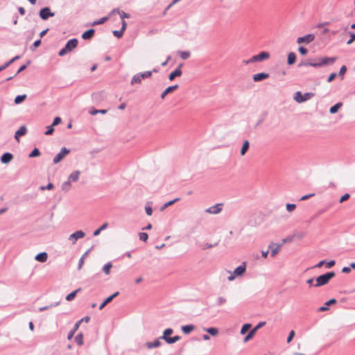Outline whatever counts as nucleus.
I'll return each mask as SVG.
<instances>
[{
    "label": "nucleus",
    "mask_w": 355,
    "mask_h": 355,
    "mask_svg": "<svg viewBox=\"0 0 355 355\" xmlns=\"http://www.w3.org/2000/svg\"><path fill=\"white\" fill-rule=\"evenodd\" d=\"M31 63V61L30 60H27L26 64H22L21 66L19 67V68L18 69V70L17 71V72L15 73L14 76H17L19 73L24 71Z\"/></svg>",
    "instance_id": "42"
},
{
    "label": "nucleus",
    "mask_w": 355,
    "mask_h": 355,
    "mask_svg": "<svg viewBox=\"0 0 355 355\" xmlns=\"http://www.w3.org/2000/svg\"><path fill=\"white\" fill-rule=\"evenodd\" d=\"M266 324V322H259L251 331L255 334L258 329L265 326Z\"/></svg>",
    "instance_id": "48"
},
{
    "label": "nucleus",
    "mask_w": 355,
    "mask_h": 355,
    "mask_svg": "<svg viewBox=\"0 0 355 355\" xmlns=\"http://www.w3.org/2000/svg\"><path fill=\"white\" fill-rule=\"evenodd\" d=\"M308 66H311L312 67V59H311V58L307 59V60H306L304 61H302L297 65L298 67H308Z\"/></svg>",
    "instance_id": "44"
},
{
    "label": "nucleus",
    "mask_w": 355,
    "mask_h": 355,
    "mask_svg": "<svg viewBox=\"0 0 355 355\" xmlns=\"http://www.w3.org/2000/svg\"><path fill=\"white\" fill-rule=\"evenodd\" d=\"M250 148V142L248 140H245L243 143L241 149V155H244L246 152Z\"/></svg>",
    "instance_id": "31"
},
{
    "label": "nucleus",
    "mask_w": 355,
    "mask_h": 355,
    "mask_svg": "<svg viewBox=\"0 0 355 355\" xmlns=\"http://www.w3.org/2000/svg\"><path fill=\"white\" fill-rule=\"evenodd\" d=\"M336 303V300L334 298H331L329 300L327 301L324 304L318 309V312H324L329 310V306L334 304Z\"/></svg>",
    "instance_id": "14"
},
{
    "label": "nucleus",
    "mask_w": 355,
    "mask_h": 355,
    "mask_svg": "<svg viewBox=\"0 0 355 355\" xmlns=\"http://www.w3.org/2000/svg\"><path fill=\"white\" fill-rule=\"evenodd\" d=\"M39 16L42 20H47L49 17L55 16V13L51 12L49 7H44L40 9Z\"/></svg>",
    "instance_id": "6"
},
{
    "label": "nucleus",
    "mask_w": 355,
    "mask_h": 355,
    "mask_svg": "<svg viewBox=\"0 0 355 355\" xmlns=\"http://www.w3.org/2000/svg\"><path fill=\"white\" fill-rule=\"evenodd\" d=\"M315 96L313 92H306L302 94L300 91H297L295 93L293 99L298 103H304Z\"/></svg>",
    "instance_id": "3"
},
{
    "label": "nucleus",
    "mask_w": 355,
    "mask_h": 355,
    "mask_svg": "<svg viewBox=\"0 0 355 355\" xmlns=\"http://www.w3.org/2000/svg\"><path fill=\"white\" fill-rule=\"evenodd\" d=\"M13 159V155L9 152L4 153L0 157V161L2 164H8Z\"/></svg>",
    "instance_id": "15"
},
{
    "label": "nucleus",
    "mask_w": 355,
    "mask_h": 355,
    "mask_svg": "<svg viewBox=\"0 0 355 355\" xmlns=\"http://www.w3.org/2000/svg\"><path fill=\"white\" fill-rule=\"evenodd\" d=\"M312 67L319 68L322 67L321 61L319 58L312 59Z\"/></svg>",
    "instance_id": "46"
},
{
    "label": "nucleus",
    "mask_w": 355,
    "mask_h": 355,
    "mask_svg": "<svg viewBox=\"0 0 355 355\" xmlns=\"http://www.w3.org/2000/svg\"><path fill=\"white\" fill-rule=\"evenodd\" d=\"M85 236V234L83 231L82 230H78V231H76L75 232L72 233L69 237V241H72L73 243H75L76 241L79 239H82L83 238L84 236Z\"/></svg>",
    "instance_id": "10"
},
{
    "label": "nucleus",
    "mask_w": 355,
    "mask_h": 355,
    "mask_svg": "<svg viewBox=\"0 0 355 355\" xmlns=\"http://www.w3.org/2000/svg\"><path fill=\"white\" fill-rule=\"evenodd\" d=\"M109 19V17L106 16V17H101L98 20H96L94 21L92 24V26H96V25H100V24H104L105 21H107Z\"/></svg>",
    "instance_id": "40"
},
{
    "label": "nucleus",
    "mask_w": 355,
    "mask_h": 355,
    "mask_svg": "<svg viewBox=\"0 0 355 355\" xmlns=\"http://www.w3.org/2000/svg\"><path fill=\"white\" fill-rule=\"evenodd\" d=\"M59 304H60V302H55V303H51L49 305L40 307L39 309V311L40 312H42L44 311L48 310V309H51L52 307H55V306H58Z\"/></svg>",
    "instance_id": "38"
},
{
    "label": "nucleus",
    "mask_w": 355,
    "mask_h": 355,
    "mask_svg": "<svg viewBox=\"0 0 355 355\" xmlns=\"http://www.w3.org/2000/svg\"><path fill=\"white\" fill-rule=\"evenodd\" d=\"M112 302V298H110V297L108 296L107 297H106L103 302L100 304L99 306V309L100 310H102L107 304H109L110 302Z\"/></svg>",
    "instance_id": "49"
},
{
    "label": "nucleus",
    "mask_w": 355,
    "mask_h": 355,
    "mask_svg": "<svg viewBox=\"0 0 355 355\" xmlns=\"http://www.w3.org/2000/svg\"><path fill=\"white\" fill-rule=\"evenodd\" d=\"M183 64H180L178 67L172 72H171L168 75V79L169 80L172 81L176 77H179L182 75V71L181 68L182 67Z\"/></svg>",
    "instance_id": "9"
},
{
    "label": "nucleus",
    "mask_w": 355,
    "mask_h": 355,
    "mask_svg": "<svg viewBox=\"0 0 355 355\" xmlns=\"http://www.w3.org/2000/svg\"><path fill=\"white\" fill-rule=\"evenodd\" d=\"M94 33L95 30L94 28H89L83 33L81 37L85 40H89L94 37Z\"/></svg>",
    "instance_id": "19"
},
{
    "label": "nucleus",
    "mask_w": 355,
    "mask_h": 355,
    "mask_svg": "<svg viewBox=\"0 0 355 355\" xmlns=\"http://www.w3.org/2000/svg\"><path fill=\"white\" fill-rule=\"evenodd\" d=\"M179 87V85H171V86H169L167 88H166L163 92L160 95V97L162 99H164V98L166 97V96L169 94V93H171L173 92H174L175 90H176Z\"/></svg>",
    "instance_id": "18"
},
{
    "label": "nucleus",
    "mask_w": 355,
    "mask_h": 355,
    "mask_svg": "<svg viewBox=\"0 0 355 355\" xmlns=\"http://www.w3.org/2000/svg\"><path fill=\"white\" fill-rule=\"evenodd\" d=\"M268 248L270 250L271 257H275L279 251L281 245L272 243Z\"/></svg>",
    "instance_id": "20"
},
{
    "label": "nucleus",
    "mask_w": 355,
    "mask_h": 355,
    "mask_svg": "<svg viewBox=\"0 0 355 355\" xmlns=\"http://www.w3.org/2000/svg\"><path fill=\"white\" fill-rule=\"evenodd\" d=\"M226 299L223 297H218L217 299L216 304L220 306L226 302Z\"/></svg>",
    "instance_id": "63"
},
{
    "label": "nucleus",
    "mask_w": 355,
    "mask_h": 355,
    "mask_svg": "<svg viewBox=\"0 0 355 355\" xmlns=\"http://www.w3.org/2000/svg\"><path fill=\"white\" fill-rule=\"evenodd\" d=\"M297 55L294 52H290L287 57V64L288 65L293 64L296 61Z\"/></svg>",
    "instance_id": "28"
},
{
    "label": "nucleus",
    "mask_w": 355,
    "mask_h": 355,
    "mask_svg": "<svg viewBox=\"0 0 355 355\" xmlns=\"http://www.w3.org/2000/svg\"><path fill=\"white\" fill-rule=\"evenodd\" d=\"M70 153V150L66 147H62L60 151L54 157L53 159V164H56L61 162L64 157Z\"/></svg>",
    "instance_id": "5"
},
{
    "label": "nucleus",
    "mask_w": 355,
    "mask_h": 355,
    "mask_svg": "<svg viewBox=\"0 0 355 355\" xmlns=\"http://www.w3.org/2000/svg\"><path fill=\"white\" fill-rule=\"evenodd\" d=\"M79 327H80V322H76L75 323L73 329H71V331L68 333V335H67L68 340H71L73 337L76 331L78 329Z\"/></svg>",
    "instance_id": "27"
},
{
    "label": "nucleus",
    "mask_w": 355,
    "mask_h": 355,
    "mask_svg": "<svg viewBox=\"0 0 355 355\" xmlns=\"http://www.w3.org/2000/svg\"><path fill=\"white\" fill-rule=\"evenodd\" d=\"M112 268V263L111 261L107 262L106 264H105L102 268L103 272L105 275H110V269Z\"/></svg>",
    "instance_id": "35"
},
{
    "label": "nucleus",
    "mask_w": 355,
    "mask_h": 355,
    "mask_svg": "<svg viewBox=\"0 0 355 355\" xmlns=\"http://www.w3.org/2000/svg\"><path fill=\"white\" fill-rule=\"evenodd\" d=\"M41 39L36 40L31 46V50L35 51L41 44Z\"/></svg>",
    "instance_id": "50"
},
{
    "label": "nucleus",
    "mask_w": 355,
    "mask_h": 355,
    "mask_svg": "<svg viewBox=\"0 0 355 355\" xmlns=\"http://www.w3.org/2000/svg\"><path fill=\"white\" fill-rule=\"evenodd\" d=\"M153 71H144L135 74L132 80L131 84L141 83L142 79L148 78L152 76Z\"/></svg>",
    "instance_id": "4"
},
{
    "label": "nucleus",
    "mask_w": 355,
    "mask_h": 355,
    "mask_svg": "<svg viewBox=\"0 0 355 355\" xmlns=\"http://www.w3.org/2000/svg\"><path fill=\"white\" fill-rule=\"evenodd\" d=\"M295 331L293 330H291L290 332H289V334L287 337V340H286V342L288 343H289L293 339V337L295 336Z\"/></svg>",
    "instance_id": "64"
},
{
    "label": "nucleus",
    "mask_w": 355,
    "mask_h": 355,
    "mask_svg": "<svg viewBox=\"0 0 355 355\" xmlns=\"http://www.w3.org/2000/svg\"><path fill=\"white\" fill-rule=\"evenodd\" d=\"M108 226L107 223H103L100 227L94 231L93 235L94 236H98L103 230H105Z\"/></svg>",
    "instance_id": "33"
},
{
    "label": "nucleus",
    "mask_w": 355,
    "mask_h": 355,
    "mask_svg": "<svg viewBox=\"0 0 355 355\" xmlns=\"http://www.w3.org/2000/svg\"><path fill=\"white\" fill-rule=\"evenodd\" d=\"M54 187V185L53 183L51 182H49L48 184L46 186H41L40 187V189L41 191H44V190H51Z\"/></svg>",
    "instance_id": "55"
},
{
    "label": "nucleus",
    "mask_w": 355,
    "mask_h": 355,
    "mask_svg": "<svg viewBox=\"0 0 355 355\" xmlns=\"http://www.w3.org/2000/svg\"><path fill=\"white\" fill-rule=\"evenodd\" d=\"M75 342L79 346L83 345V334L82 333H79L78 334L76 335V336L75 337Z\"/></svg>",
    "instance_id": "39"
},
{
    "label": "nucleus",
    "mask_w": 355,
    "mask_h": 355,
    "mask_svg": "<svg viewBox=\"0 0 355 355\" xmlns=\"http://www.w3.org/2000/svg\"><path fill=\"white\" fill-rule=\"evenodd\" d=\"M48 259V254L46 252H42L36 254L35 259L39 262L44 263Z\"/></svg>",
    "instance_id": "22"
},
{
    "label": "nucleus",
    "mask_w": 355,
    "mask_h": 355,
    "mask_svg": "<svg viewBox=\"0 0 355 355\" xmlns=\"http://www.w3.org/2000/svg\"><path fill=\"white\" fill-rule=\"evenodd\" d=\"M180 54L181 58L183 59V60L188 59L190 57V55H191L190 52L188 51H180Z\"/></svg>",
    "instance_id": "51"
},
{
    "label": "nucleus",
    "mask_w": 355,
    "mask_h": 355,
    "mask_svg": "<svg viewBox=\"0 0 355 355\" xmlns=\"http://www.w3.org/2000/svg\"><path fill=\"white\" fill-rule=\"evenodd\" d=\"M325 265L326 268H332L333 266H335L336 264V261L335 260H330L329 261H326V260H322L320 261H319L315 266V267L316 268H320L321 267L322 265Z\"/></svg>",
    "instance_id": "17"
},
{
    "label": "nucleus",
    "mask_w": 355,
    "mask_h": 355,
    "mask_svg": "<svg viewBox=\"0 0 355 355\" xmlns=\"http://www.w3.org/2000/svg\"><path fill=\"white\" fill-rule=\"evenodd\" d=\"M286 210L288 212H292L293 211H294L295 209L296 205L293 204V203H287L286 205Z\"/></svg>",
    "instance_id": "54"
},
{
    "label": "nucleus",
    "mask_w": 355,
    "mask_h": 355,
    "mask_svg": "<svg viewBox=\"0 0 355 355\" xmlns=\"http://www.w3.org/2000/svg\"><path fill=\"white\" fill-rule=\"evenodd\" d=\"M27 98L26 94L17 95L14 100L16 105L21 103Z\"/></svg>",
    "instance_id": "36"
},
{
    "label": "nucleus",
    "mask_w": 355,
    "mask_h": 355,
    "mask_svg": "<svg viewBox=\"0 0 355 355\" xmlns=\"http://www.w3.org/2000/svg\"><path fill=\"white\" fill-rule=\"evenodd\" d=\"M315 38V36L313 33H309L306 35H304L302 37H299L297 39V44H308L313 42Z\"/></svg>",
    "instance_id": "7"
},
{
    "label": "nucleus",
    "mask_w": 355,
    "mask_h": 355,
    "mask_svg": "<svg viewBox=\"0 0 355 355\" xmlns=\"http://www.w3.org/2000/svg\"><path fill=\"white\" fill-rule=\"evenodd\" d=\"M159 339H160V338H157L153 342H147L146 344V347L148 349H153V348H155V347H159L162 345V343L159 341Z\"/></svg>",
    "instance_id": "26"
},
{
    "label": "nucleus",
    "mask_w": 355,
    "mask_h": 355,
    "mask_svg": "<svg viewBox=\"0 0 355 355\" xmlns=\"http://www.w3.org/2000/svg\"><path fill=\"white\" fill-rule=\"evenodd\" d=\"M27 133V128L25 125H21L15 133V139L16 141H19V138L24 136Z\"/></svg>",
    "instance_id": "13"
},
{
    "label": "nucleus",
    "mask_w": 355,
    "mask_h": 355,
    "mask_svg": "<svg viewBox=\"0 0 355 355\" xmlns=\"http://www.w3.org/2000/svg\"><path fill=\"white\" fill-rule=\"evenodd\" d=\"M319 58L322 66L332 64L337 60L336 57H320Z\"/></svg>",
    "instance_id": "16"
},
{
    "label": "nucleus",
    "mask_w": 355,
    "mask_h": 355,
    "mask_svg": "<svg viewBox=\"0 0 355 355\" xmlns=\"http://www.w3.org/2000/svg\"><path fill=\"white\" fill-rule=\"evenodd\" d=\"M80 291H81V288H79L71 292L66 296V297H65L66 300L67 301H72L76 297L77 293H79Z\"/></svg>",
    "instance_id": "30"
},
{
    "label": "nucleus",
    "mask_w": 355,
    "mask_h": 355,
    "mask_svg": "<svg viewBox=\"0 0 355 355\" xmlns=\"http://www.w3.org/2000/svg\"><path fill=\"white\" fill-rule=\"evenodd\" d=\"M21 58V55H17L6 62L4 64L0 66V72L8 67L11 64H12L15 61L18 60Z\"/></svg>",
    "instance_id": "21"
},
{
    "label": "nucleus",
    "mask_w": 355,
    "mask_h": 355,
    "mask_svg": "<svg viewBox=\"0 0 355 355\" xmlns=\"http://www.w3.org/2000/svg\"><path fill=\"white\" fill-rule=\"evenodd\" d=\"M54 126L53 125H50L46 127V130L44 132L46 135H51L54 132Z\"/></svg>",
    "instance_id": "53"
},
{
    "label": "nucleus",
    "mask_w": 355,
    "mask_h": 355,
    "mask_svg": "<svg viewBox=\"0 0 355 355\" xmlns=\"http://www.w3.org/2000/svg\"><path fill=\"white\" fill-rule=\"evenodd\" d=\"M180 338H181V337L180 336H174L173 337H170L169 338L167 339L166 343L173 344V343H176L177 341H178Z\"/></svg>",
    "instance_id": "47"
},
{
    "label": "nucleus",
    "mask_w": 355,
    "mask_h": 355,
    "mask_svg": "<svg viewBox=\"0 0 355 355\" xmlns=\"http://www.w3.org/2000/svg\"><path fill=\"white\" fill-rule=\"evenodd\" d=\"M270 74L266 72H261L256 74H254L252 76V79L254 82H261L265 79L269 78Z\"/></svg>",
    "instance_id": "12"
},
{
    "label": "nucleus",
    "mask_w": 355,
    "mask_h": 355,
    "mask_svg": "<svg viewBox=\"0 0 355 355\" xmlns=\"http://www.w3.org/2000/svg\"><path fill=\"white\" fill-rule=\"evenodd\" d=\"M336 275L335 272L329 271L316 277L315 287H320L327 284L329 281Z\"/></svg>",
    "instance_id": "2"
},
{
    "label": "nucleus",
    "mask_w": 355,
    "mask_h": 355,
    "mask_svg": "<svg viewBox=\"0 0 355 355\" xmlns=\"http://www.w3.org/2000/svg\"><path fill=\"white\" fill-rule=\"evenodd\" d=\"M254 336V334L250 330L248 334L245 336L243 340L244 342L248 341L250 339L252 338V337Z\"/></svg>",
    "instance_id": "61"
},
{
    "label": "nucleus",
    "mask_w": 355,
    "mask_h": 355,
    "mask_svg": "<svg viewBox=\"0 0 355 355\" xmlns=\"http://www.w3.org/2000/svg\"><path fill=\"white\" fill-rule=\"evenodd\" d=\"M118 13L119 14L120 17L121 18L122 20H124L125 18H129L130 17V14L126 13L123 10H118Z\"/></svg>",
    "instance_id": "58"
},
{
    "label": "nucleus",
    "mask_w": 355,
    "mask_h": 355,
    "mask_svg": "<svg viewBox=\"0 0 355 355\" xmlns=\"http://www.w3.org/2000/svg\"><path fill=\"white\" fill-rule=\"evenodd\" d=\"M223 206V203H217L205 209V212L211 214H217L222 211Z\"/></svg>",
    "instance_id": "8"
},
{
    "label": "nucleus",
    "mask_w": 355,
    "mask_h": 355,
    "mask_svg": "<svg viewBox=\"0 0 355 355\" xmlns=\"http://www.w3.org/2000/svg\"><path fill=\"white\" fill-rule=\"evenodd\" d=\"M346 71L347 67L345 65H343L339 70L338 76L343 77Z\"/></svg>",
    "instance_id": "62"
},
{
    "label": "nucleus",
    "mask_w": 355,
    "mask_h": 355,
    "mask_svg": "<svg viewBox=\"0 0 355 355\" xmlns=\"http://www.w3.org/2000/svg\"><path fill=\"white\" fill-rule=\"evenodd\" d=\"M139 236V239L144 242H146L148 239V234L146 232H140Z\"/></svg>",
    "instance_id": "52"
},
{
    "label": "nucleus",
    "mask_w": 355,
    "mask_h": 355,
    "mask_svg": "<svg viewBox=\"0 0 355 355\" xmlns=\"http://www.w3.org/2000/svg\"><path fill=\"white\" fill-rule=\"evenodd\" d=\"M112 33H113V35H114L116 37H117V38H121V37L123 36V35L124 32H123L121 29H120V30H119V31H117V30L113 31H112Z\"/></svg>",
    "instance_id": "57"
},
{
    "label": "nucleus",
    "mask_w": 355,
    "mask_h": 355,
    "mask_svg": "<svg viewBox=\"0 0 355 355\" xmlns=\"http://www.w3.org/2000/svg\"><path fill=\"white\" fill-rule=\"evenodd\" d=\"M107 112V110H105V109H101V110H96V109H92L89 111V113L91 114V115H96L97 114H105Z\"/></svg>",
    "instance_id": "34"
},
{
    "label": "nucleus",
    "mask_w": 355,
    "mask_h": 355,
    "mask_svg": "<svg viewBox=\"0 0 355 355\" xmlns=\"http://www.w3.org/2000/svg\"><path fill=\"white\" fill-rule=\"evenodd\" d=\"M195 329L193 324H187L181 327V330L184 334H190Z\"/></svg>",
    "instance_id": "29"
},
{
    "label": "nucleus",
    "mask_w": 355,
    "mask_h": 355,
    "mask_svg": "<svg viewBox=\"0 0 355 355\" xmlns=\"http://www.w3.org/2000/svg\"><path fill=\"white\" fill-rule=\"evenodd\" d=\"M298 51L302 55H306L308 53L307 49L301 46L298 48Z\"/></svg>",
    "instance_id": "60"
},
{
    "label": "nucleus",
    "mask_w": 355,
    "mask_h": 355,
    "mask_svg": "<svg viewBox=\"0 0 355 355\" xmlns=\"http://www.w3.org/2000/svg\"><path fill=\"white\" fill-rule=\"evenodd\" d=\"M256 56L257 62H261L264 60L269 58L270 53L266 51H261L259 53L257 54Z\"/></svg>",
    "instance_id": "24"
},
{
    "label": "nucleus",
    "mask_w": 355,
    "mask_h": 355,
    "mask_svg": "<svg viewBox=\"0 0 355 355\" xmlns=\"http://www.w3.org/2000/svg\"><path fill=\"white\" fill-rule=\"evenodd\" d=\"M80 171L77 170L72 172L68 177V180L71 182H76L78 180L80 177Z\"/></svg>",
    "instance_id": "23"
},
{
    "label": "nucleus",
    "mask_w": 355,
    "mask_h": 355,
    "mask_svg": "<svg viewBox=\"0 0 355 355\" xmlns=\"http://www.w3.org/2000/svg\"><path fill=\"white\" fill-rule=\"evenodd\" d=\"M342 105L343 103L340 102L336 103L335 105L330 107L329 112L331 114H336V112H338V110L342 107Z\"/></svg>",
    "instance_id": "32"
},
{
    "label": "nucleus",
    "mask_w": 355,
    "mask_h": 355,
    "mask_svg": "<svg viewBox=\"0 0 355 355\" xmlns=\"http://www.w3.org/2000/svg\"><path fill=\"white\" fill-rule=\"evenodd\" d=\"M350 198V195L347 193H345L344 195H343L340 199H339V202L340 203H343V202H345V200H347L349 198Z\"/></svg>",
    "instance_id": "59"
},
{
    "label": "nucleus",
    "mask_w": 355,
    "mask_h": 355,
    "mask_svg": "<svg viewBox=\"0 0 355 355\" xmlns=\"http://www.w3.org/2000/svg\"><path fill=\"white\" fill-rule=\"evenodd\" d=\"M204 330L212 336H215L218 334V329L216 327H209Z\"/></svg>",
    "instance_id": "37"
},
{
    "label": "nucleus",
    "mask_w": 355,
    "mask_h": 355,
    "mask_svg": "<svg viewBox=\"0 0 355 355\" xmlns=\"http://www.w3.org/2000/svg\"><path fill=\"white\" fill-rule=\"evenodd\" d=\"M349 35L350 38L347 42V44H348V45L351 44L352 42H354L355 41V33L349 31Z\"/></svg>",
    "instance_id": "56"
},
{
    "label": "nucleus",
    "mask_w": 355,
    "mask_h": 355,
    "mask_svg": "<svg viewBox=\"0 0 355 355\" xmlns=\"http://www.w3.org/2000/svg\"><path fill=\"white\" fill-rule=\"evenodd\" d=\"M173 333V329L171 328H167L163 331V335L160 337V339L167 342V339L170 338V336Z\"/></svg>",
    "instance_id": "25"
},
{
    "label": "nucleus",
    "mask_w": 355,
    "mask_h": 355,
    "mask_svg": "<svg viewBox=\"0 0 355 355\" xmlns=\"http://www.w3.org/2000/svg\"><path fill=\"white\" fill-rule=\"evenodd\" d=\"M251 327L252 325L250 323H245L244 324H243L241 329V334H245L248 331H250Z\"/></svg>",
    "instance_id": "41"
},
{
    "label": "nucleus",
    "mask_w": 355,
    "mask_h": 355,
    "mask_svg": "<svg viewBox=\"0 0 355 355\" xmlns=\"http://www.w3.org/2000/svg\"><path fill=\"white\" fill-rule=\"evenodd\" d=\"M78 40L76 38H72L67 41L64 46L58 51V55L62 57L71 52L78 46Z\"/></svg>",
    "instance_id": "1"
},
{
    "label": "nucleus",
    "mask_w": 355,
    "mask_h": 355,
    "mask_svg": "<svg viewBox=\"0 0 355 355\" xmlns=\"http://www.w3.org/2000/svg\"><path fill=\"white\" fill-rule=\"evenodd\" d=\"M71 182H69V180H68L67 181L64 182L62 183V190L65 191V192H67L70 190L71 189Z\"/></svg>",
    "instance_id": "45"
},
{
    "label": "nucleus",
    "mask_w": 355,
    "mask_h": 355,
    "mask_svg": "<svg viewBox=\"0 0 355 355\" xmlns=\"http://www.w3.org/2000/svg\"><path fill=\"white\" fill-rule=\"evenodd\" d=\"M41 153L37 148H34L28 155V157H36L40 155Z\"/></svg>",
    "instance_id": "43"
},
{
    "label": "nucleus",
    "mask_w": 355,
    "mask_h": 355,
    "mask_svg": "<svg viewBox=\"0 0 355 355\" xmlns=\"http://www.w3.org/2000/svg\"><path fill=\"white\" fill-rule=\"evenodd\" d=\"M246 270V262L243 261L240 266H237L233 272L237 276H242Z\"/></svg>",
    "instance_id": "11"
}]
</instances>
